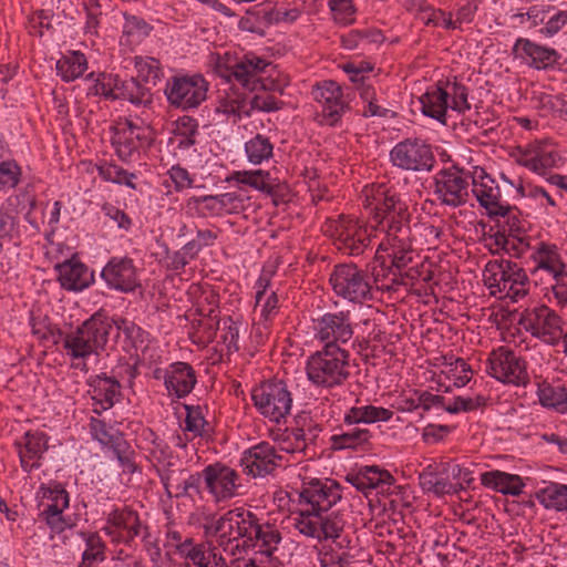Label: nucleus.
Masks as SVG:
<instances>
[{"label":"nucleus","mask_w":567,"mask_h":567,"mask_svg":"<svg viewBox=\"0 0 567 567\" xmlns=\"http://www.w3.org/2000/svg\"><path fill=\"white\" fill-rule=\"evenodd\" d=\"M365 207L373 213L377 229L383 233L378 252H386L392 266L405 268L416 256L414 245L437 248L443 241L442 221L420 219L410 225V212L394 189L385 184H371L363 188Z\"/></svg>","instance_id":"nucleus-1"},{"label":"nucleus","mask_w":567,"mask_h":567,"mask_svg":"<svg viewBox=\"0 0 567 567\" xmlns=\"http://www.w3.org/2000/svg\"><path fill=\"white\" fill-rule=\"evenodd\" d=\"M341 498L342 488L334 480H303L297 507L291 516L292 526L308 538L318 542L336 540L343 530L344 522L331 508Z\"/></svg>","instance_id":"nucleus-2"},{"label":"nucleus","mask_w":567,"mask_h":567,"mask_svg":"<svg viewBox=\"0 0 567 567\" xmlns=\"http://www.w3.org/2000/svg\"><path fill=\"white\" fill-rule=\"evenodd\" d=\"M207 63L218 76L227 82L235 81L250 92H281L290 82L269 59L251 51L240 56L230 52L210 53Z\"/></svg>","instance_id":"nucleus-3"},{"label":"nucleus","mask_w":567,"mask_h":567,"mask_svg":"<svg viewBox=\"0 0 567 567\" xmlns=\"http://www.w3.org/2000/svg\"><path fill=\"white\" fill-rule=\"evenodd\" d=\"M255 514L243 507L233 508L215 518L207 516L203 524L204 533L208 538L235 555V550L247 544L251 538Z\"/></svg>","instance_id":"nucleus-4"},{"label":"nucleus","mask_w":567,"mask_h":567,"mask_svg":"<svg viewBox=\"0 0 567 567\" xmlns=\"http://www.w3.org/2000/svg\"><path fill=\"white\" fill-rule=\"evenodd\" d=\"M483 281L492 296L514 302L526 297L530 289L526 270L505 259L489 260L483 270Z\"/></svg>","instance_id":"nucleus-5"},{"label":"nucleus","mask_w":567,"mask_h":567,"mask_svg":"<svg viewBox=\"0 0 567 567\" xmlns=\"http://www.w3.org/2000/svg\"><path fill=\"white\" fill-rule=\"evenodd\" d=\"M467 89L456 81H439L419 97L423 115L446 124L450 112L464 114L471 109Z\"/></svg>","instance_id":"nucleus-6"},{"label":"nucleus","mask_w":567,"mask_h":567,"mask_svg":"<svg viewBox=\"0 0 567 567\" xmlns=\"http://www.w3.org/2000/svg\"><path fill=\"white\" fill-rule=\"evenodd\" d=\"M363 206H365V197ZM370 215V225L365 226L358 219L349 216H339L336 219H328L324 225V233L338 243V248L346 250L349 255L362 254L372 243L373 238H383V233L377 229V221L373 213L364 207Z\"/></svg>","instance_id":"nucleus-7"},{"label":"nucleus","mask_w":567,"mask_h":567,"mask_svg":"<svg viewBox=\"0 0 567 567\" xmlns=\"http://www.w3.org/2000/svg\"><path fill=\"white\" fill-rule=\"evenodd\" d=\"M306 374L317 388L340 386L350 377V352L344 348L318 350L307 359Z\"/></svg>","instance_id":"nucleus-8"},{"label":"nucleus","mask_w":567,"mask_h":567,"mask_svg":"<svg viewBox=\"0 0 567 567\" xmlns=\"http://www.w3.org/2000/svg\"><path fill=\"white\" fill-rule=\"evenodd\" d=\"M53 343H62L73 358H85L99 354L106 346V323L101 311L94 313L75 332L63 333L60 329L50 331Z\"/></svg>","instance_id":"nucleus-9"},{"label":"nucleus","mask_w":567,"mask_h":567,"mask_svg":"<svg viewBox=\"0 0 567 567\" xmlns=\"http://www.w3.org/2000/svg\"><path fill=\"white\" fill-rule=\"evenodd\" d=\"M254 406L260 415L274 423H281L292 409V393L281 380L261 382L251 390Z\"/></svg>","instance_id":"nucleus-10"},{"label":"nucleus","mask_w":567,"mask_h":567,"mask_svg":"<svg viewBox=\"0 0 567 567\" xmlns=\"http://www.w3.org/2000/svg\"><path fill=\"white\" fill-rule=\"evenodd\" d=\"M329 282L339 298L361 305L372 299V286L369 274L354 264L334 266Z\"/></svg>","instance_id":"nucleus-11"},{"label":"nucleus","mask_w":567,"mask_h":567,"mask_svg":"<svg viewBox=\"0 0 567 567\" xmlns=\"http://www.w3.org/2000/svg\"><path fill=\"white\" fill-rule=\"evenodd\" d=\"M209 83L199 74L172 76L165 87V96L171 106L189 111L197 109L207 99Z\"/></svg>","instance_id":"nucleus-12"},{"label":"nucleus","mask_w":567,"mask_h":567,"mask_svg":"<svg viewBox=\"0 0 567 567\" xmlns=\"http://www.w3.org/2000/svg\"><path fill=\"white\" fill-rule=\"evenodd\" d=\"M485 372L498 382L515 386L526 385L529 380L526 362L505 346L488 353Z\"/></svg>","instance_id":"nucleus-13"},{"label":"nucleus","mask_w":567,"mask_h":567,"mask_svg":"<svg viewBox=\"0 0 567 567\" xmlns=\"http://www.w3.org/2000/svg\"><path fill=\"white\" fill-rule=\"evenodd\" d=\"M204 487L215 505H225L241 495L239 473L220 462L204 467Z\"/></svg>","instance_id":"nucleus-14"},{"label":"nucleus","mask_w":567,"mask_h":567,"mask_svg":"<svg viewBox=\"0 0 567 567\" xmlns=\"http://www.w3.org/2000/svg\"><path fill=\"white\" fill-rule=\"evenodd\" d=\"M313 338L322 349L343 348L353 337L350 311L326 312L312 319Z\"/></svg>","instance_id":"nucleus-15"},{"label":"nucleus","mask_w":567,"mask_h":567,"mask_svg":"<svg viewBox=\"0 0 567 567\" xmlns=\"http://www.w3.org/2000/svg\"><path fill=\"white\" fill-rule=\"evenodd\" d=\"M393 166L410 172H430L435 163L432 147L426 141L409 137L396 143L390 152Z\"/></svg>","instance_id":"nucleus-16"},{"label":"nucleus","mask_w":567,"mask_h":567,"mask_svg":"<svg viewBox=\"0 0 567 567\" xmlns=\"http://www.w3.org/2000/svg\"><path fill=\"white\" fill-rule=\"evenodd\" d=\"M526 331L546 344L557 346L564 336L561 317L546 305L527 310L522 319Z\"/></svg>","instance_id":"nucleus-17"},{"label":"nucleus","mask_w":567,"mask_h":567,"mask_svg":"<svg viewBox=\"0 0 567 567\" xmlns=\"http://www.w3.org/2000/svg\"><path fill=\"white\" fill-rule=\"evenodd\" d=\"M468 176L457 166L440 169L434 176V194L441 204L450 207H460L466 204L470 197Z\"/></svg>","instance_id":"nucleus-18"},{"label":"nucleus","mask_w":567,"mask_h":567,"mask_svg":"<svg viewBox=\"0 0 567 567\" xmlns=\"http://www.w3.org/2000/svg\"><path fill=\"white\" fill-rule=\"evenodd\" d=\"M470 177L472 178V193L489 217L505 216L511 213V206L503 200L499 186L484 168L474 166L470 172Z\"/></svg>","instance_id":"nucleus-19"},{"label":"nucleus","mask_w":567,"mask_h":567,"mask_svg":"<svg viewBox=\"0 0 567 567\" xmlns=\"http://www.w3.org/2000/svg\"><path fill=\"white\" fill-rule=\"evenodd\" d=\"M284 462L288 460L269 442H260L244 451L239 461L243 472L254 478L265 477L282 466Z\"/></svg>","instance_id":"nucleus-20"},{"label":"nucleus","mask_w":567,"mask_h":567,"mask_svg":"<svg viewBox=\"0 0 567 567\" xmlns=\"http://www.w3.org/2000/svg\"><path fill=\"white\" fill-rule=\"evenodd\" d=\"M165 472L169 476L166 481L164 473L161 471L158 474L161 483L165 488V494L172 498H194L196 495L202 496V483H204V468L200 472L190 473L184 468L176 467V465H168Z\"/></svg>","instance_id":"nucleus-21"},{"label":"nucleus","mask_w":567,"mask_h":567,"mask_svg":"<svg viewBox=\"0 0 567 567\" xmlns=\"http://www.w3.org/2000/svg\"><path fill=\"white\" fill-rule=\"evenodd\" d=\"M517 163L530 172L545 176L551 168L559 167L563 158L549 142H534L518 150Z\"/></svg>","instance_id":"nucleus-22"},{"label":"nucleus","mask_w":567,"mask_h":567,"mask_svg":"<svg viewBox=\"0 0 567 567\" xmlns=\"http://www.w3.org/2000/svg\"><path fill=\"white\" fill-rule=\"evenodd\" d=\"M434 361L436 382L445 391L465 386L473 378V370L463 358L440 355Z\"/></svg>","instance_id":"nucleus-23"},{"label":"nucleus","mask_w":567,"mask_h":567,"mask_svg":"<svg viewBox=\"0 0 567 567\" xmlns=\"http://www.w3.org/2000/svg\"><path fill=\"white\" fill-rule=\"evenodd\" d=\"M515 59L536 70L553 68L558 59V52L549 47L538 44L526 38H518L512 49Z\"/></svg>","instance_id":"nucleus-24"},{"label":"nucleus","mask_w":567,"mask_h":567,"mask_svg":"<svg viewBox=\"0 0 567 567\" xmlns=\"http://www.w3.org/2000/svg\"><path fill=\"white\" fill-rule=\"evenodd\" d=\"M530 260L534 265L533 275L544 271L553 279L567 271V264L563 254L554 243L539 241L532 248Z\"/></svg>","instance_id":"nucleus-25"},{"label":"nucleus","mask_w":567,"mask_h":567,"mask_svg":"<svg viewBox=\"0 0 567 567\" xmlns=\"http://www.w3.org/2000/svg\"><path fill=\"white\" fill-rule=\"evenodd\" d=\"M138 517L127 505L117 504L112 506L109 513V536L112 542L128 543L138 535Z\"/></svg>","instance_id":"nucleus-26"},{"label":"nucleus","mask_w":567,"mask_h":567,"mask_svg":"<svg viewBox=\"0 0 567 567\" xmlns=\"http://www.w3.org/2000/svg\"><path fill=\"white\" fill-rule=\"evenodd\" d=\"M115 423L118 427L109 424V450H111L116 458L122 474L131 475L136 471L135 452L125 436L128 430V423L124 420Z\"/></svg>","instance_id":"nucleus-27"},{"label":"nucleus","mask_w":567,"mask_h":567,"mask_svg":"<svg viewBox=\"0 0 567 567\" xmlns=\"http://www.w3.org/2000/svg\"><path fill=\"white\" fill-rule=\"evenodd\" d=\"M274 271L262 269L258 280L255 284V302L256 307L260 308V324L265 330L269 329V324L278 313V297L277 293L270 289L271 278Z\"/></svg>","instance_id":"nucleus-28"},{"label":"nucleus","mask_w":567,"mask_h":567,"mask_svg":"<svg viewBox=\"0 0 567 567\" xmlns=\"http://www.w3.org/2000/svg\"><path fill=\"white\" fill-rule=\"evenodd\" d=\"M109 97L124 100L135 106H146L153 101L151 91L133 78L109 76Z\"/></svg>","instance_id":"nucleus-29"},{"label":"nucleus","mask_w":567,"mask_h":567,"mask_svg":"<svg viewBox=\"0 0 567 567\" xmlns=\"http://www.w3.org/2000/svg\"><path fill=\"white\" fill-rule=\"evenodd\" d=\"M215 114L233 124L249 116L248 95L235 86L225 90L217 99Z\"/></svg>","instance_id":"nucleus-30"},{"label":"nucleus","mask_w":567,"mask_h":567,"mask_svg":"<svg viewBox=\"0 0 567 567\" xmlns=\"http://www.w3.org/2000/svg\"><path fill=\"white\" fill-rule=\"evenodd\" d=\"M177 553L184 558L186 567H227L225 559L215 548L194 544L189 538L177 545Z\"/></svg>","instance_id":"nucleus-31"},{"label":"nucleus","mask_w":567,"mask_h":567,"mask_svg":"<svg viewBox=\"0 0 567 567\" xmlns=\"http://www.w3.org/2000/svg\"><path fill=\"white\" fill-rule=\"evenodd\" d=\"M446 468L445 462H433L426 465L419 475L423 492L436 497L455 494V486Z\"/></svg>","instance_id":"nucleus-32"},{"label":"nucleus","mask_w":567,"mask_h":567,"mask_svg":"<svg viewBox=\"0 0 567 567\" xmlns=\"http://www.w3.org/2000/svg\"><path fill=\"white\" fill-rule=\"evenodd\" d=\"M312 95L322 105L323 115L333 124L346 107L341 86L331 80L322 81L313 86Z\"/></svg>","instance_id":"nucleus-33"},{"label":"nucleus","mask_w":567,"mask_h":567,"mask_svg":"<svg viewBox=\"0 0 567 567\" xmlns=\"http://www.w3.org/2000/svg\"><path fill=\"white\" fill-rule=\"evenodd\" d=\"M112 145L117 157L127 162L132 158L138 147L140 127L131 120H118L112 127Z\"/></svg>","instance_id":"nucleus-34"},{"label":"nucleus","mask_w":567,"mask_h":567,"mask_svg":"<svg viewBox=\"0 0 567 567\" xmlns=\"http://www.w3.org/2000/svg\"><path fill=\"white\" fill-rule=\"evenodd\" d=\"M164 384L169 395L184 398L196 384L195 371L186 362H174L165 370Z\"/></svg>","instance_id":"nucleus-35"},{"label":"nucleus","mask_w":567,"mask_h":567,"mask_svg":"<svg viewBox=\"0 0 567 567\" xmlns=\"http://www.w3.org/2000/svg\"><path fill=\"white\" fill-rule=\"evenodd\" d=\"M143 449L148 452L150 458L153 462L156 472L164 473L165 480L168 481L169 476L165 472L168 465H177V457L173 455L168 444L153 430L144 429L142 432Z\"/></svg>","instance_id":"nucleus-36"},{"label":"nucleus","mask_w":567,"mask_h":567,"mask_svg":"<svg viewBox=\"0 0 567 567\" xmlns=\"http://www.w3.org/2000/svg\"><path fill=\"white\" fill-rule=\"evenodd\" d=\"M137 286L136 268L131 258L113 257L109 260V288L131 292Z\"/></svg>","instance_id":"nucleus-37"},{"label":"nucleus","mask_w":567,"mask_h":567,"mask_svg":"<svg viewBox=\"0 0 567 567\" xmlns=\"http://www.w3.org/2000/svg\"><path fill=\"white\" fill-rule=\"evenodd\" d=\"M225 182L246 185L268 195L276 193L280 185L279 179L274 177L270 171L264 169L233 171L226 176Z\"/></svg>","instance_id":"nucleus-38"},{"label":"nucleus","mask_w":567,"mask_h":567,"mask_svg":"<svg viewBox=\"0 0 567 567\" xmlns=\"http://www.w3.org/2000/svg\"><path fill=\"white\" fill-rule=\"evenodd\" d=\"M23 439V447L19 444L20 464L25 473H30L40 466L39 460L49 449L48 436L43 432H27Z\"/></svg>","instance_id":"nucleus-39"},{"label":"nucleus","mask_w":567,"mask_h":567,"mask_svg":"<svg viewBox=\"0 0 567 567\" xmlns=\"http://www.w3.org/2000/svg\"><path fill=\"white\" fill-rule=\"evenodd\" d=\"M254 546L258 548V551L254 556H262V559H271L275 550H277L280 542L281 534L279 529L269 523H259L257 516H255L254 528L251 529V538Z\"/></svg>","instance_id":"nucleus-40"},{"label":"nucleus","mask_w":567,"mask_h":567,"mask_svg":"<svg viewBox=\"0 0 567 567\" xmlns=\"http://www.w3.org/2000/svg\"><path fill=\"white\" fill-rule=\"evenodd\" d=\"M55 268L59 272V281L66 290H83L93 280V272H89L82 262L74 259L56 265Z\"/></svg>","instance_id":"nucleus-41"},{"label":"nucleus","mask_w":567,"mask_h":567,"mask_svg":"<svg viewBox=\"0 0 567 567\" xmlns=\"http://www.w3.org/2000/svg\"><path fill=\"white\" fill-rule=\"evenodd\" d=\"M275 447L278 453L290 462L289 456L305 453L308 447V437L305 427L285 429L274 436Z\"/></svg>","instance_id":"nucleus-42"},{"label":"nucleus","mask_w":567,"mask_h":567,"mask_svg":"<svg viewBox=\"0 0 567 567\" xmlns=\"http://www.w3.org/2000/svg\"><path fill=\"white\" fill-rule=\"evenodd\" d=\"M481 483L504 495L518 496L525 484L519 475L501 471H488L481 474Z\"/></svg>","instance_id":"nucleus-43"},{"label":"nucleus","mask_w":567,"mask_h":567,"mask_svg":"<svg viewBox=\"0 0 567 567\" xmlns=\"http://www.w3.org/2000/svg\"><path fill=\"white\" fill-rule=\"evenodd\" d=\"M350 482L358 491L367 493L383 485H391L393 476L378 466H364L357 474L349 475Z\"/></svg>","instance_id":"nucleus-44"},{"label":"nucleus","mask_w":567,"mask_h":567,"mask_svg":"<svg viewBox=\"0 0 567 567\" xmlns=\"http://www.w3.org/2000/svg\"><path fill=\"white\" fill-rule=\"evenodd\" d=\"M393 411L383 406L371 404L355 405L346 411L343 422L347 425L372 424L378 422H388L392 419Z\"/></svg>","instance_id":"nucleus-45"},{"label":"nucleus","mask_w":567,"mask_h":567,"mask_svg":"<svg viewBox=\"0 0 567 567\" xmlns=\"http://www.w3.org/2000/svg\"><path fill=\"white\" fill-rule=\"evenodd\" d=\"M141 329L133 322L118 319L109 323V337L112 336L114 347L126 353H131L136 348V341Z\"/></svg>","instance_id":"nucleus-46"},{"label":"nucleus","mask_w":567,"mask_h":567,"mask_svg":"<svg viewBox=\"0 0 567 567\" xmlns=\"http://www.w3.org/2000/svg\"><path fill=\"white\" fill-rule=\"evenodd\" d=\"M537 399L540 405L558 414L567 413V388L554 385L548 382L539 383L537 386Z\"/></svg>","instance_id":"nucleus-47"},{"label":"nucleus","mask_w":567,"mask_h":567,"mask_svg":"<svg viewBox=\"0 0 567 567\" xmlns=\"http://www.w3.org/2000/svg\"><path fill=\"white\" fill-rule=\"evenodd\" d=\"M274 143L266 135L257 133L244 144L246 159L251 165H261L274 157Z\"/></svg>","instance_id":"nucleus-48"},{"label":"nucleus","mask_w":567,"mask_h":567,"mask_svg":"<svg viewBox=\"0 0 567 567\" xmlns=\"http://www.w3.org/2000/svg\"><path fill=\"white\" fill-rule=\"evenodd\" d=\"M502 179L505 183L512 185L519 197L535 202V204L539 208L545 209L547 213H549V208L556 207L555 199L548 194V192L545 188L533 185L530 183L524 184L522 181H518L515 184L504 174H502Z\"/></svg>","instance_id":"nucleus-49"},{"label":"nucleus","mask_w":567,"mask_h":567,"mask_svg":"<svg viewBox=\"0 0 567 567\" xmlns=\"http://www.w3.org/2000/svg\"><path fill=\"white\" fill-rule=\"evenodd\" d=\"M536 498L545 508L567 512V485L549 483L536 493Z\"/></svg>","instance_id":"nucleus-50"},{"label":"nucleus","mask_w":567,"mask_h":567,"mask_svg":"<svg viewBox=\"0 0 567 567\" xmlns=\"http://www.w3.org/2000/svg\"><path fill=\"white\" fill-rule=\"evenodd\" d=\"M185 209L189 216L197 218L221 216L217 194L192 196L186 199Z\"/></svg>","instance_id":"nucleus-51"},{"label":"nucleus","mask_w":567,"mask_h":567,"mask_svg":"<svg viewBox=\"0 0 567 567\" xmlns=\"http://www.w3.org/2000/svg\"><path fill=\"white\" fill-rule=\"evenodd\" d=\"M371 432L368 429L352 427L330 437L331 449L334 451L355 450L369 443Z\"/></svg>","instance_id":"nucleus-52"},{"label":"nucleus","mask_w":567,"mask_h":567,"mask_svg":"<svg viewBox=\"0 0 567 567\" xmlns=\"http://www.w3.org/2000/svg\"><path fill=\"white\" fill-rule=\"evenodd\" d=\"M173 134L177 148L187 150L195 145L198 135V122L189 115L179 116L173 123Z\"/></svg>","instance_id":"nucleus-53"},{"label":"nucleus","mask_w":567,"mask_h":567,"mask_svg":"<svg viewBox=\"0 0 567 567\" xmlns=\"http://www.w3.org/2000/svg\"><path fill=\"white\" fill-rule=\"evenodd\" d=\"M121 42L127 45L141 43L152 31V27L142 18L124 14Z\"/></svg>","instance_id":"nucleus-54"},{"label":"nucleus","mask_w":567,"mask_h":567,"mask_svg":"<svg viewBox=\"0 0 567 567\" xmlns=\"http://www.w3.org/2000/svg\"><path fill=\"white\" fill-rule=\"evenodd\" d=\"M93 404L90 422V432L94 440L99 441L103 446L106 445V423L102 416V413L106 410L104 402L106 401V392H99L97 394L92 395Z\"/></svg>","instance_id":"nucleus-55"},{"label":"nucleus","mask_w":567,"mask_h":567,"mask_svg":"<svg viewBox=\"0 0 567 567\" xmlns=\"http://www.w3.org/2000/svg\"><path fill=\"white\" fill-rule=\"evenodd\" d=\"M133 61L137 78L145 83L156 85L163 76L159 60L148 55H136Z\"/></svg>","instance_id":"nucleus-56"},{"label":"nucleus","mask_w":567,"mask_h":567,"mask_svg":"<svg viewBox=\"0 0 567 567\" xmlns=\"http://www.w3.org/2000/svg\"><path fill=\"white\" fill-rule=\"evenodd\" d=\"M85 68V56L80 52H72L70 55H65L56 62V71L66 82L73 81L81 76Z\"/></svg>","instance_id":"nucleus-57"},{"label":"nucleus","mask_w":567,"mask_h":567,"mask_svg":"<svg viewBox=\"0 0 567 567\" xmlns=\"http://www.w3.org/2000/svg\"><path fill=\"white\" fill-rule=\"evenodd\" d=\"M544 297L559 309L567 308V270L550 279L549 285L545 288Z\"/></svg>","instance_id":"nucleus-58"},{"label":"nucleus","mask_w":567,"mask_h":567,"mask_svg":"<svg viewBox=\"0 0 567 567\" xmlns=\"http://www.w3.org/2000/svg\"><path fill=\"white\" fill-rule=\"evenodd\" d=\"M487 396L483 394L460 395L454 398L453 402L445 408L449 413L472 412L485 406Z\"/></svg>","instance_id":"nucleus-59"},{"label":"nucleus","mask_w":567,"mask_h":567,"mask_svg":"<svg viewBox=\"0 0 567 567\" xmlns=\"http://www.w3.org/2000/svg\"><path fill=\"white\" fill-rule=\"evenodd\" d=\"M221 216L241 213L247 205L248 197L239 192L217 194Z\"/></svg>","instance_id":"nucleus-60"},{"label":"nucleus","mask_w":567,"mask_h":567,"mask_svg":"<svg viewBox=\"0 0 567 567\" xmlns=\"http://www.w3.org/2000/svg\"><path fill=\"white\" fill-rule=\"evenodd\" d=\"M359 95L365 104L363 107V115L365 117L386 116L389 110L378 103L377 92L373 85H363Z\"/></svg>","instance_id":"nucleus-61"},{"label":"nucleus","mask_w":567,"mask_h":567,"mask_svg":"<svg viewBox=\"0 0 567 567\" xmlns=\"http://www.w3.org/2000/svg\"><path fill=\"white\" fill-rule=\"evenodd\" d=\"M104 543L96 534H91L86 539V549L79 567H92L95 561L104 560Z\"/></svg>","instance_id":"nucleus-62"},{"label":"nucleus","mask_w":567,"mask_h":567,"mask_svg":"<svg viewBox=\"0 0 567 567\" xmlns=\"http://www.w3.org/2000/svg\"><path fill=\"white\" fill-rule=\"evenodd\" d=\"M207 422L205 420L203 409L200 406L186 405L185 430L193 435V437L203 436Z\"/></svg>","instance_id":"nucleus-63"},{"label":"nucleus","mask_w":567,"mask_h":567,"mask_svg":"<svg viewBox=\"0 0 567 567\" xmlns=\"http://www.w3.org/2000/svg\"><path fill=\"white\" fill-rule=\"evenodd\" d=\"M426 25L442 27L447 30H454L453 17L443 10H436L431 7L422 10L419 18Z\"/></svg>","instance_id":"nucleus-64"}]
</instances>
